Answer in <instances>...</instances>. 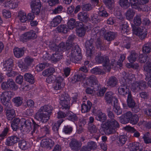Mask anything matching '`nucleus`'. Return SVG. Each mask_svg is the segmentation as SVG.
Listing matches in <instances>:
<instances>
[{"mask_svg": "<svg viewBox=\"0 0 151 151\" xmlns=\"http://www.w3.org/2000/svg\"><path fill=\"white\" fill-rule=\"evenodd\" d=\"M4 6L7 9H14L18 6V4L15 3L14 1L10 0L6 2L4 4Z\"/></svg>", "mask_w": 151, "mask_h": 151, "instance_id": "obj_32", "label": "nucleus"}, {"mask_svg": "<svg viewBox=\"0 0 151 151\" xmlns=\"http://www.w3.org/2000/svg\"><path fill=\"white\" fill-rule=\"evenodd\" d=\"M96 118L98 121L103 122L106 120V116L104 113L102 112H100L98 114Z\"/></svg>", "mask_w": 151, "mask_h": 151, "instance_id": "obj_49", "label": "nucleus"}, {"mask_svg": "<svg viewBox=\"0 0 151 151\" xmlns=\"http://www.w3.org/2000/svg\"><path fill=\"white\" fill-rule=\"evenodd\" d=\"M124 77L123 79L120 81V83H122V85L120 86L118 89V91L119 94L123 96H125L126 95L129 93H131L130 91L128 85L126 82H125L124 80Z\"/></svg>", "mask_w": 151, "mask_h": 151, "instance_id": "obj_11", "label": "nucleus"}, {"mask_svg": "<svg viewBox=\"0 0 151 151\" xmlns=\"http://www.w3.org/2000/svg\"><path fill=\"white\" fill-rule=\"evenodd\" d=\"M13 52L14 56L17 58L22 57L24 53V50L22 48L16 47L14 49Z\"/></svg>", "mask_w": 151, "mask_h": 151, "instance_id": "obj_28", "label": "nucleus"}, {"mask_svg": "<svg viewBox=\"0 0 151 151\" xmlns=\"http://www.w3.org/2000/svg\"><path fill=\"white\" fill-rule=\"evenodd\" d=\"M103 2L109 9H111L114 6V0H103Z\"/></svg>", "mask_w": 151, "mask_h": 151, "instance_id": "obj_46", "label": "nucleus"}, {"mask_svg": "<svg viewBox=\"0 0 151 151\" xmlns=\"http://www.w3.org/2000/svg\"><path fill=\"white\" fill-rule=\"evenodd\" d=\"M25 80L31 84H33L35 82L34 78L33 76L30 73H26L24 75Z\"/></svg>", "mask_w": 151, "mask_h": 151, "instance_id": "obj_37", "label": "nucleus"}, {"mask_svg": "<svg viewBox=\"0 0 151 151\" xmlns=\"http://www.w3.org/2000/svg\"><path fill=\"white\" fill-rule=\"evenodd\" d=\"M117 81L116 78L114 76H111L107 82L108 86L114 87L117 85Z\"/></svg>", "mask_w": 151, "mask_h": 151, "instance_id": "obj_35", "label": "nucleus"}, {"mask_svg": "<svg viewBox=\"0 0 151 151\" xmlns=\"http://www.w3.org/2000/svg\"><path fill=\"white\" fill-rule=\"evenodd\" d=\"M22 100L23 99L22 98L18 96L13 98L12 101L16 106H19L22 104Z\"/></svg>", "mask_w": 151, "mask_h": 151, "instance_id": "obj_48", "label": "nucleus"}, {"mask_svg": "<svg viewBox=\"0 0 151 151\" xmlns=\"http://www.w3.org/2000/svg\"><path fill=\"white\" fill-rule=\"evenodd\" d=\"M11 126L14 131H16L20 126L24 132L29 133L32 130V135L38 132L39 127V125L31 118L27 119H23L21 121L19 118H15L12 122Z\"/></svg>", "mask_w": 151, "mask_h": 151, "instance_id": "obj_2", "label": "nucleus"}, {"mask_svg": "<svg viewBox=\"0 0 151 151\" xmlns=\"http://www.w3.org/2000/svg\"><path fill=\"white\" fill-rule=\"evenodd\" d=\"M129 149L130 151H142V149L139 147V143L137 142L130 143Z\"/></svg>", "mask_w": 151, "mask_h": 151, "instance_id": "obj_29", "label": "nucleus"}, {"mask_svg": "<svg viewBox=\"0 0 151 151\" xmlns=\"http://www.w3.org/2000/svg\"><path fill=\"white\" fill-rule=\"evenodd\" d=\"M151 50V48L148 43L145 44L142 47V52L146 54L150 52Z\"/></svg>", "mask_w": 151, "mask_h": 151, "instance_id": "obj_57", "label": "nucleus"}, {"mask_svg": "<svg viewBox=\"0 0 151 151\" xmlns=\"http://www.w3.org/2000/svg\"><path fill=\"white\" fill-rule=\"evenodd\" d=\"M81 8L83 11H89L91 9L92 6L90 4H84L81 6Z\"/></svg>", "mask_w": 151, "mask_h": 151, "instance_id": "obj_62", "label": "nucleus"}, {"mask_svg": "<svg viewBox=\"0 0 151 151\" xmlns=\"http://www.w3.org/2000/svg\"><path fill=\"white\" fill-rule=\"evenodd\" d=\"M91 72L92 73L96 75L103 74L104 73V72L102 69L97 67L92 69L91 70Z\"/></svg>", "mask_w": 151, "mask_h": 151, "instance_id": "obj_45", "label": "nucleus"}, {"mask_svg": "<svg viewBox=\"0 0 151 151\" xmlns=\"http://www.w3.org/2000/svg\"><path fill=\"white\" fill-rule=\"evenodd\" d=\"M64 85L63 78L61 76H58L56 78L55 83L53 87L54 90L58 91L62 89Z\"/></svg>", "mask_w": 151, "mask_h": 151, "instance_id": "obj_18", "label": "nucleus"}, {"mask_svg": "<svg viewBox=\"0 0 151 151\" xmlns=\"http://www.w3.org/2000/svg\"><path fill=\"white\" fill-rule=\"evenodd\" d=\"M119 3L120 6L124 9H127L129 6L128 0H119Z\"/></svg>", "mask_w": 151, "mask_h": 151, "instance_id": "obj_52", "label": "nucleus"}, {"mask_svg": "<svg viewBox=\"0 0 151 151\" xmlns=\"http://www.w3.org/2000/svg\"><path fill=\"white\" fill-rule=\"evenodd\" d=\"M72 130V127L69 125L65 126L63 129V132L66 134H70Z\"/></svg>", "mask_w": 151, "mask_h": 151, "instance_id": "obj_56", "label": "nucleus"}, {"mask_svg": "<svg viewBox=\"0 0 151 151\" xmlns=\"http://www.w3.org/2000/svg\"><path fill=\"white\" fill-rule=\"evenodd\" d=\"M42 111H40L39 109L35 115V118L37 120L42 123L46 122L50 117L46 113H44Z\"/></svg>", "mask_w": 151, "mask_h": 151, "instance_id": "obj_17", "label": "nucleus"}, {"mask_svg": "<svg viewBox=\"0 0 151 151\" xmlns=\"http://www.w3.org/2000/svg\"><path fill=\"white\" fill-rule=\"evenodd\" d=\"M17 18L19 19H26V14L22 10H20L18 12Z\"/></svg>", "mask_w": 151, "mask_h": 151, "instance_id": "obj_64", "label": "nucleus"}, {"mask_svg": "<svg viewBox=\"0 0 151 151\" xmlns=\"http://www.w3.org/2000/svg\"><path fill=\"white\" fill-rule=\"evenodd\" d=\"M92 105V103L89 100L83 101L81 104V111L82 113H85L89 112Z\"/></svg>", "mask_w": 151, "mask_h": 151, "instance_id": "obj_22", "label": "nucleus"}, {"mask_svg": "<svg viewBox=\"0 0 151 151\" xmlns=\"http://www.w3.org/2000/svg\"><path fill=\"white\" fill-rule=\"evenodd\" d=\"M13 65V60L11 58L9 59L4 62L3 69L4 71L12 70Z\"/></svg>", "mask_w": 151, "mask_h": 151, "instance_id": "obj_24", "label": "nucleus"}, {"mask_svg": "<svg viewBox=\"0 0 151 151\" xmlns=\"http://www.w3.org/2000/svg\"><path fill=\"white\" fill-rule=\"evenodd\" d=\"M70 55L73 57L72 60L75 62H80L82 58L81 48L77 44H74L71 47Z\"/></svg>", "mask_w": 151, "mask_h": 151, "instance_id": "obj_6", "label": "nucleus"}, {"mask_svg": "<svg viewBox=\"0 0 151 151\" xmlns=\"http://www.w3.org/2000/svg\"><path fill=\"white\" fill-rule=\"evenodd\" d=\"M43 58L46 60H51L52 63H55L61 59V56L58 54H53L52 55L47 53L43 56Z\"/></svg>", "mask_w": 151, "mask_h": 151, "instance_id": "obj_19", "label": "nucleus"}, {"mask_svg": "<svg viewBox=\"0 0 151 151\" xmlns=\"http://www.w3.org/2000/svg\"><path fill=\"white\" fill-rule=\"evenodd\" d=\"M139 58L140 62L142 63H144L146 62V63L148 61L151 60L150 58L148 56L142 54L140 55L139 56Z\"/></svg>", "mask_w": 151, "mask_h": 151, "instance_id": "obj_44", "label": "nucleus"}, {"mask_svg": "<svg viewBox=\"0 0 151 151\" xmlns=\"http://www.w3.org/2000/svg\"><path fill=\"white\" fill-rule=\"evenodd\" d=\"M1 88L3 89H9L13 91L17 90L18 86L17 85L13 80L9 78L6 82H3L1 84Z\"/></svg>", "mask_w": 151, "mask_h": 151, "instance_id": "obj_10", "label": "nucleus"}, {"mask_svg": "<svg viewBox=\"0 0 151 151\" xmlns=\"http://www.w3.org/2000/svg\"><path fill=\"white\" fill-rule=\"evenodd\" d=\"M67 118L69 120L75 122L77 120L78 117L75 114H74L69 110L67 111Z\"/></svg>", "mask_w": 151, "mask_h": 151, "instance_id": "obj_34", "label": "nucleus"}, {"mask_svg": "<svg viewBox=\"0 0 151 151\" xmlns=\"http://www.w3.org/2000/svg\"><path fill=\"white\" fill-rule=\"evenodd\" d=\"M136 80L134 76L132 73H129L127 77L124 76V80L126 82L128 85V87L131 86L132 89L134 91L139 90V85L138 82L135 81Z\"/></svg>", "mask_w": 151, "mask_h": 151, "instance_id": "obj_8", "label": "nucleus"}, {"mask_svg": "<svg viewBox=\"0 0 151 151\" xmlns=\"http://www.w3.org/2000/svg\"><path fill=\"white\" fill-rule=\"evenodd\" d=\"M85 77V75L83 72L75 73L70 78V81L72 83H74L77 82L81 81Z\"/></svg>", "mask_w": 151, "mask_h": 151, "instance_id": "obj_20", "label": "nucleus"}, {"mask_svg": "<svg viewBox=\"0 0 151 151\" xmlns=\"http://www.w3.org/2000/svg\"><path fill=\"white\" fill-rule=\"evenodd\" d=\"M34 60L32 58L27 56L24 59V62H19L18 66L22 71H24L28 70L29 67L33 62Z\"/></svg>", "mask_w": 151, "mask_h": 151, "instance_id": "obj_12", "label": "nucleus"}, {"mask_svg": "<svg viewBox=\"0 0 151 151\" xmlns=\"http://www.w3.org/2000/svg\"><path fill=\"white\" fill-rule=\"evenodd\" d=\"M18 145L19 148L23 150L27 149L29 147V143L24 140L19 141Z\"/></svg>", "mask_w": 151, "mask_h": 151, "instance_id": "obj_38", "label": "nucleus"}, {"mask_svg": "<svg viewBox=\"0 0 151 151\" xmlns=\"http://www.w3.org/2000/svg\"><path fill=\"white\" fill-rule=\"evenodd\" d=\"M139 121V118L137 114L133 115L132 116L129 122L132 125L136 124Z\"/></svg>", "mask_w": 151, "mask_h": 151, "instance_id": "obj_53", "label": "nucleus"}, {"mask_svg": "<svg viewBox=\"0 0 151 151\" xmlns=\"http://www.w3.org/2000/svg\"><path fill=\"white\" fill-rule=\"evenodd\" d=\"M75 35H70L68 37V39L66 42V45H67L68 48V47L71 48V47L73 45V42L75 38Z\"/></svg>", "mask_w": 151, "mask_h": 151, "instance_id": "obj_43", "label": "nucleus"}, {"mask_svg": "<svg viewBox=\"0 0 151 151\" xmlns=\"http://www.w3.org/2000/svg\"><path fill=\"white\" fill-rule=\"evenodd\" d=\"M14 93L11 91H6L2 93L0 96L1 103L5 106L6 115L9 120H11L15 116L14 110L12 107L10 99Z\"/></svg>", "mask_w": 151, "mask_h": 151, "instance_id": "obj_3", "label": "nucleus"}, {"mask_svg": "<svg viewBox=\"0 0 151 151\" xmlns=\"http://www.w3.org/2000/svg\"><path fill=\"white\" fill-rule=\"evenodd\" d=\"M20 141L19 138L15 135H13L7 138L6 139V144L9 146L13 145Z\"/></svg>", "mask_w": 151, "mask_h": 151, "instance_id": "obj_23", "label": "nucleus"}, {"mask_svg": "<svg viewBox=\"0 0 151 151\" xmlns=\"http://www.w3.org/2000/svg\"><path fill=\"white\" fill-rule=\"evenodd\" d=\"M113 110L117 115L122 114V110L118 104V103L114 104Z\"/></svg>", "mask_w": 151, "mask_h": 151, "instance_id": "obj_42", "label": "nucleus"}, {"mask_svg": "<svg viewBox=\"0 0 151 151\" xmlns=\"http://www.w3.org/2000/svg\"><path fill=\"white\" fill-rule=\"evenodd\" d=\"M129 3L132 8L139 10L140 7L139 6L138 0H129Z\"/></svg>", "mask_w": 151, "mask_h": 151, "instance_id": "obj_50", "label": "nucleus"}, {"mask_svg": "<svg viewBox=\"0 0 151 151\" xmlns=\"http://www.w3.org/2000/svg\"><path fill=\"white\" fill-rule=\"evenodd\" d=\"M134 12L133 10L129 9L126 13V17L127 19H132L134 15Z\"/></svg>", "mask_w": 151, "mask_h": 151, "instance_id": "obj_54", "label": "nucleus"}, {"mask_svg": "<svg viewBox=\"0 0 151 151\" xmlns=\"http://www.w3.org/2000/svg\"><path fill=\"white\" fill-rule=\"evenodd\" d=\"M50 47L51 50L55 51L56 54L61 56V59L63 57V52L66 50L68 51L71 49L70 47L68 48L66 43L63 42H61L58 46H57L55 43H53L50 45Z\"/></svg>", "mask_w": 151, "mask_h": 151, "instance_id": "obj_5", "label": "nucleus"}, {"mask_svg": "<svg viewBox=\"0 0 151 151\" xmlns=\"http://www.w3.org/2000/svg\"><path fill=\"white\" fill-rule=\"evenodd\" d=\"M149 1V0H138L139 6L140 7L139 10H142L143 11H146V9L142 8V5L147 3Z\"/></svg>", "mask_w": 151, "mask_h": 151, "instance_id": "obj_55", "label": "nucleus"}, {"mask_svg": "<svg viewBox=\"0 0 151 151\" xmlns=\"http://www.w3.org/2000/svg\"><path fill=\"white\" fill-rule=\"evenodd\" d=\"M119 125L115 119H108L104 124H102L99 131L101 134L105 133L109 135L116 132V129L119 128Z\"/></svg>", "mask_w": 151, "mask_h": 151, "instance_id": "obj_4", "label": "nucleus"}, {"mask_svg": "<svg viewBox=\"0 0 151 151\" xmlns=\"http://www.w3.org/2000/svg\"><path fill=\"white\" fill-rule=\"evenodd\" d=\"M32 11L38 15L40 13L41 4L40 0H33L31 5Z\"/></svg>", "mask_w": 151, "mask_h": 151, "instance_id": "obj_16", "label": "nucleus"}, {"mask_svg": "<svg viewBox=\"0 0 151 151\" xmlns=\"http://www.w3.org/2000/svg\"><path fill=\"white\" fill-rule=\"evenodd\" d=\"M105 99L107 104H112L113 102L114 104L118 103V100L117 99L113 96L112 92L109 91L107 92L105 95Z\"/></svg>", "mask_w": 151, "mask_h": 151, "instance_id": "obj_21", "label": "nucleus"}, {"mask_svg": "<svg viewBox=\"0 0 151 151\" xmlns=\"http://www.w3.org/2000/svg\"><path fill=\"white\" fill-rule=\"evenodd\" d=\"M68 21L67 22V27L69 30L73 29L74 28L77 27L79 22L80 21L76 22V19H68Z\"/></svg>", "mask_w": 151, "mask_h": 151, "instance_id": "obj_30", "label": "nucleus"}, {"mask_svg": "<svg viewBox=\"0 0 151 151\" xmlns=\"http://www.w3.org/2000/svg\"><path fill=\"white\" fill-rule=\"evenodd\" d=\"M78 19H87L89 15L86 13L80 12L78 14Z\"/></svg>", "mask_w": 151, "mask_h": 151, "instance_id": "obj_61", "label": "nucleus"}, {"mask_svg": "<svg viewBox=\"0 0 151 151\" xmlns=\"http://www.w3.org/2000/svg\"><path fill=\"white\" fill-rule=\"evenodd\" d=\"M138 57V55L134 51L131 52L130 55L128 57L129 62L132 63L135 61Z\"/></svg>", "mask_w": 151, "mask_h": 151, "instance_id": "obj_39", "label": "nucleus"}, {"mask_svg": "<svg viewBox=\"0 0 151 151\" xmlns=\"http://www.w3.org/2000/svg\"><path fill=\"white\" fill-rule=\"evenodd\" d=\"M127 102L128 106L130 108H133L135 105V102L133 98L131 93H129L128 95Z\"/></svg>", "mask_w": 151, "mask_h": 151, "instance_id": "obj_31", "label": "nucleus"}, {"mask_svg": "<svg viewBox=\"0 0 151 151\" xmlns=\"http://www.w3.org/2000/svg\"><path fill=\"white\" fill-rule=\"evenodd\" d=\"M57 29L58 32H62L64 34L67 33L69 30L67 27V26L66 24H63L57 27Z\"/></svg>", "mask_w": 151, "mask_h": 151, "instance_id": "obj_40", "label": "nucleus"}, {"mask_svg": "<svg viewBox=\"0 0 151 151\" xmlns=\"http://www.w3.org/2000/svg\"><path fill=\"white\" fill-rule=\"evenodd\" d=\"M41 143V145L42 147H51L53 146L54 142L50 138L43 139Z\"/></svg>", "mask_w": 151, "mask_h": 151, "instance_id": "obj_26", "label": "nucleus"}, {"mask_svg": "<svg viewBox=\"0 0 151 151\" xmlns=\"http://www.w3.org/2000/svg\"><path fill=\"white\" fill-rule=\"evenodd\" d=\"M46 64L44 63H40L36 66L35 69L37 72H40L43 70Z\"/></svg>", "mask_w": 151, "mask_h": 151, "instance_id": "obj_58", "label": "nucleus"}, {"mask_svg": "<svg viewBox=\"0 0 151 151\" xmlns=\"http://www.w3.org/2000/svg\"><path fill=\"white\" fill-rule=\"evenodd\" d=\"M81 20V22H79V24L77 25L76 27V31L77 34L80 37H83L85 35L86 32V29L82 22H87L90 21L91 20L93 21V19H79Z\"/></svg>", "mask_w": 151, "mask_h": 151, "instance_id": "obj_14", "label": "nucleus"}, {"mask_svg": "<svg viewBox=\"0 0 151 151\" xmlns=\"http://www.w3.org/2000/svg\"><path fill=\"white\" fill-rule=\"evenodd\" d=\"M65 117H67V111L63 112L61 111H59L57 114V118L58 119H63Z\"/></svg>", "mask_w": 151, "mask_h": 151, "instance_id": "obj_59", "label": "nucleus"}, {"mask_svg": "<svg viewBox=\"0 0 151 151\" xmlns=\"http://www.w3.org/2000/svg\"><path fill=\"white\" fill-rule=\"evenodd\" d=\"M84 146L86 147L89 151H91V150H94L96 149L97 147L96 142L92 141H89L86 145Z\"/></svg>", "mask_w": 151, "mask_h": 151, "instance_id": "obj_41", "label": "nucleus"}, {"mask_svg": "<svg viewBox=\"0 0 151 151\" xmlns=\"http://www.w3.org/2000/svg\"><path fill=\"white\" fill-rule=\"evenodd\" d=\"M132 30L133 33L138 36L141 40H143L146 37L147 34V31L144 27L142 28L139 27H137L134 26L132 27Z\"/></svg>", "mask_w": 151, "mask_h": 151, "instance_id": "obj_13", "label": "nucleus"}, {"mask_svg": "<svg viewBox=\"0 0 151 151\" xmlns=\"http://www.w3.org/2000/svg\"><path fill=\"white\" fill-rule=\"evenodd\" d=\"M60 104L63 110L68 111L70 107V99L64 95H61L60 98Z\"/></svg>", "mask_w": 151, "mask_h": 151, "instance_id": "obj_15", "label": "nucleus"}, {"mask_svg": "<svg viewBox=\"0 0 151 151\" xmlns=\"http://www.w3.org/2000/svg\"><path fill=\"white\" fill-rule=\"evenodd\" d=\"M63 19H52L50 23L51 26L53 27L57 26Z\"/></svg>", "mask_w": 151, "mask_h": 151, "instance_id": "obj_63", "label": "nucleus"}, {"mask_svg": "<svg viewBox=\"0 0 151 151\" xmlns=\"http://www.w3.org/2000/svg\"><path fill=\"white\" fill-rule=\"evenodd\" d=\"M124 114H122L119 117L120 121L123 124H126L129 122V119L126 118Z\"/></svg>", "mask_w": 151, "mask_h": 151, "instance_id": "obj_60", "label": "nucleus"}, {"mask_svg": "<svg viewBox=\"0 0 151 151\" xmlns=\"http://www.w3.org/2000/svg\"><path fill=\"white\" fill-rule=\"evenodd\" d=\"M86 49V55L88 60L93 58L94 56L96 62L98 64H102L103 68L106 72H109L111 70L110 60L108 56L102 55L100 52L96 53L95 48L93 43L90 41H86L85 43Z\"/></svg>", "mask_w": 151, "mask_h": 151, "instance_id": "obj_1", "label": "nucleus"}, {"mask_svg": "<svg viewBox=\"0 0 151 151\" xmlns=\"http://www.w3.org/2000/svg\"><path fill=\"white\" fill-rule=\"evenodd\" d=\"M55 68L52 67H50L45 69L42 72V75L44 76H51L55 72Z\"/></svg>", "mask_w": 151, "mask_h": 151, "instance_id": "obj_36", "label": "nucleus"}, {"mask_svg": "<svg viewBox=\"0 0 151 151\" xmlns=\"http://www.w3.org/2000/svg\"><path fill=\"white\" fill-rule=\"evenodd\" d=\"M100 84H99L98 81L96 78L93 75H91L86 80L84 83L83 86L84 87L90 86L92 87L94 91H97L100 87Z\"/></svg>", "mask_w": 151, "mask_h": 151, "instance_id": "obj_7", "label": "nucleus"}, {"mask_svg": "<svg viewBox=\"0 0 151 151\" xmlns=\"http://www.w3.org/2000/svg\"><path fill=\"white\" fill-rule=\"evenodd\" d=\"M144 70L147 72L146 74H147L148 73L151 74V61L150 60L147 62L146 64L143 67Z\"/></svg>", "mask_w": 151, "mask_h": 151, "instance_id": "obj_51", "label": "nucleus"}, {"mask_svg": "<svg viewBox=\"0 0 151 151\" xmlns=\"http://www.w3.org/2000/svg\"><path fill=\"white\" fill-rule=\"evenodd\" d=\"M127 137L125 135H121L118 138V144L120 146H122L127 140Z\"/></svg>", "mask_w": 151, "mask_h": 151, "instance_id": "obj_47", "label": "nucleus"}, {"mask_svg": "<svg viewBox=\"0 0 151 151\" xmlns=\"http://www.w3.org/2000/svg\"><path fill=\"white\" fill-rule=\"evenodd\" d=\"M37 37V35L34 31L33 30L24 32L19 37L20 41L23 43L27 42L31 40H34Z\"/></svg>", "mask_w": 151, "mask_h": 151, "instance_id": "obj_9", "label": "nucleus"}, {"mask_svg": "<svg viewBox=\"0 0 151 151\" xmlns=\"http://www.w3.org/2000/svg\"><path fill=\"white\" fill-rule=\"evenodd\" d=\"M69 145L72 150L78 151L81 147V144L77 140L74 139L71 140Z\"/></svg>", "mask_w": 151, "mask_h": 151, "instance_id": "obj_25", "label": "nucleus"}, {"mask_svg": "<svg viewBox=\"0 0 151 151\" xmlns=\"http://www.w3.org/2000/svg\"><path fill=\"white\" fill-rule=\"evenodd\" d=\"M53 107L50 105H45L43 106H41L39 109L40 111H42L47 112V114L50 116L52 112Z\"/></svg>", "mask_w": 151, "mask_h": 151, "instance_id": "obj_27", "label": "nucleus"}, {"mask_svg": "<svg viewBox=\"0 0 151 151\" xmlns=\"http://www.w3.org/2000/svg\"><path fill=\"white\" fill-rule=\"evenodd\" d=\"M115 36L116 34L115 32L110 31L104 35V38L105 40L110 41L114 40Z\"/></svg>", "mask_w": 151, "mask_h": 151, "instance_id": "obj_33", "label": "nucleus"}]
</instances>
